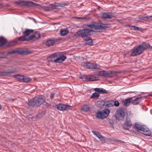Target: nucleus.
Listing matches in <instances>:
<instances>
[{
	"label": "nucleus",
	"instance_id": "f257e3e1",
	"mask_svg": "<svg viewBox=\"0 0 152 152\" xmlns=\"http://www.w3.org/2000/svg\"><path fill=\"white\" fill-rule=\"evenodd\" d=\"M82 28L83 29H81L78 31L76 33V36L81 37L84 40L89 36L92 35L95 31L92 29L94 28L96 30H102L108 28L107 24L99 23L94 22L91 24L83 25Z\"/></svg>",
	"mask_w": 152,
	"mask_h": 152
},
{
	"label": "nucleus",
	"instance_id": "f03ea898",
	"mask_svg": "<svg viewBox=\"0 0 152 152\" xmlns=\"http://www.w3.org/2000/svg\"><path fill=\"white\" fill-rule=\"evenodd\" d=\"M120 72L115 71H99L95 73L96 75L99 76H102L105 77H111L113 75H116Z\"/></svg>",
	"mask_w": 152,
	"mask_h": 152
},
{
	"label": "nucleus",
	"instance_id": "7ed1b4c3",
	"mask_svg": "<svg viewBox=\"0 0 152 152\" xmlns=\"http://www.w3.org/2000/svg\"><path fill=\"white\" fill-rule=\"evenodd\" d=\"M67 4L65 3H58L51 4L47 6H43L42 7V9L45 11H48L53 10L57 9L58 7H63L67 6Z\"/></svg>",
	"mask_w": 152,
	"mask_h": 152
},
{
	"label": "nucleus",
	"instance_id": "20e7f679",
	"mask_svg": "<svg viewBox=\"0 0 152 152\" xmlns=\"http://www.w3.org/2000/svg\"><path fill=\"white\" fill-rule=\"evenodd\" d=\"M138 130L142 131L141 133L144 135L150 136L151 134V132L148 129L143 126H141L137 124H135L134 127Z\"/></svg>",
	"mask_w": 152,
	"mask_h": 152
},
{
	"label": "nucleus",
	"instance_id": "39448f33",
	"mask_svg": "<svg viewBox=\"0 0 152 152\" xmlns=\"http://www.w3.org/2000/svg\"><path fill=\"white\" fill-rule=\"evenodd\" d=\"M43 102L44 99L41 96L35 97L33 100L29 101L28 105L33 107L41 105Z\"/></svg>",
	"mask_w": 152,
	"mask_h": 152
},
{
	"label": "nucleus",
	"instance_id": "423d86ee",
	"mask_svg": "<svg viewBox=\"0 0 152 152\" xmlns=\"http://www.w3.org/2000/svg\"><path fill=\"white\" fill-rule=\"evenodd\" d=\"M110 110L108 109H105L102 111H98L96 113V117L99 119H104L107 118L110 113Z\"/></svg>",
	"mask_w": 152,
	"mask_h": 152
},
{
	"label": "nucleus",
	"instance_id": "0eeeda50",
	"mask_svg": "<svg viewBox=\"0 0 152 152\" xmlns=\"http://www.w3.org/2000/svg\"><path fill=\"white\" fill-rule=\"evenodd\" d=\"M144 51L141 45H139L134 47L130 56H135L139 55L142 53Z\"/></svg>",
	"mask_w": 152,
	"mask_h": 152
},
{
	"label": "nucleus",
	"instance_id": "6e6552de",
	"mask_svg": "<svg viewBox=\"0 0 152 152\" xmlns=\"http://www.w3.org/2000/svg\"><path fill=\"white\" fill-rule=\"evenodd\" d=\"M18 53L21 55H26L30 53L29 51L28 50H25L20 48H18L17 49L11 51H9L6 53L7 55L10 54H15Z\"/></svg>",
	"mask_w": 152,
	"mask_h": 152
},
{
	"label": "nucleus",
	"instance_id": "1a4fd4ad",
	"mask_svg": "<svg viewBox=\"0 0 152 152\" xmlns=\"http://www.w3.org/2000/svg\"><path fill=\"white\" fill-rule=\"evenodd\" d=\"M125 116V112L122 109H118L116 112L115 115L116 119L122 120Z\"/></svg>",
	"mask_w": 152,
	"mask_h": 152
},
{
	"label": "nucleus",
	"instance_id": "9d476101",
	"mask_svg": "<svg viewBox=\"0 0 152 152\" xmlns=\"http://www.w3.org/2000/svg\"><path fill=\"white\" fill-rule=\"evenodd\" d=\"M80 78L86 82L92 81L96 80V77L92 75H84L81 76Z\"/></svg>",
	"mask_w": 152,
	"mask_h": 152
},
{
	"label": "nucleus",
	"instance_id": "9b49d317",
	"mask_svg": "<svg viewBox=\"0 0 152 152\" xmlns=\"http://www.w3.org/2000/svg\"><path fill=\"white\" fill-rule=\"evenodd\" d=\"M56 108L58 110L64 111L70 109L71 106L68 105H66L62 104H59L56 105Z\"/></svg>",
	"mask_w": 152,
	"mask_h": 152
},
{
	"label": "nucleus",
	"instance_id": "f8f14e48",
	"mask_svg": "<svg viewBox=\"0 0 152 152\" xmlns=\"http://www.w3.org/2000/svg\"><path fill=\"white\" fill-rule=\"evenodd\" d=\"M18 71L16 69L12 70H7L4 71H0V75H7L15 73Z\"/></svg>",
	"mask_w": 152,
	"mask_h": 152
},
{
	"label": "nucleus",
	"instance_id": "ddd939ff",
	"mask_svg": "<svg viewBox=\"0 0 152 152\" xmlns=\"http://www.w3.org/2000/svg\"><path fill=\"white\" fill-rule=\"evenodd\" d=\"M132 125L130 118L129 117H126L125 123L123 125V128L124 130H129Z\"/></svg>",
	"mask_w": 152,
	"mask_h": 152
},
{
	"label": "nucleus",
	"instance_id": "4468645a",
	"mask_svg": "<svg viewBox=\"0 0 152 152\" xmlns=\"http://www.w3.org/2000/svg\"><path fill=\"white\" fill-rule=\"evenodd\" d=\"M41 37V35L39 32L35 31L32 35L29 37L30 40H36L38 39Z\"/></svg>",
	"mask_w": 152,
	"mask_h": 152
},
{
	"label": "nucleus",
	"instance_id": "2eb2a0df",
	"mask_svg": "<svg viewBox=\"0 0 152 152\" xmlns=\"http://www.w3.org/2000/svg\"><path fill=\"white\" fill-rule=\"evenodd\" d=\"M66 58V56L63 55L59 56V54L57 58L54 60V62L57 63H61L64 61Z\"/></svg>",
	"mask_w": 152,
	"mask_h": 152
},
{
	"label": "nucleus",
	"instance_id": "dca6fc26",
	"mask_svg": "<svg viewBox=\"0 0 152 152\" xmlns=\"http://www.w3.org/2000/svg\"><path fill=\"white\" fill-rule=\"evenodd\" d=\"M95 105L97 107L101 108L106 107L105 102L103 100L97 101L95 103Z\"/></svg>",
	"mask_w": 152,
	"mask_h": 152
},
{
	"label": "nucleus",
	"instance_id": "f3484780",
	"mask_svg": "<svg viewBox=\"0 0 152 152\" xmlns=\"http://www.w3.org/2000/svg\"><path fill=\"white\" fill-rule=\"evenodd\" d=\"M140 45L144 51L146 50L152 48V46H151L150 44L145 42H143Z\"/></svg>",
	"mask_w": 152,
	"mask_h": 152
},
{
	"label": "nucleus",
	"instance_id": "a211bd4d",
	"mask_svg": "<svg viewBox=\"0 0 152 152\" xmlns=\"http://www.w3.org/2000/svg\"><path fill=\"white\" fill-rule=\"evenodd\" d=\"M100 16L101 18L104 19H111L113 17L112 15L105 12L102 13L100 14Z\"/></svg>",
	"mask_w": 152,
	"mask_h": 152
},
{
	"label": "nucleus",
	"instance_id": "6ab92c4d",
	"mask_svg": "<svg viewBox=\"0 0 152 152\" xmlns=\"http://www.w3.org/2000/svg\"><path fill=\"white\" fill-rule=\"evenodd\" d=\"M142 97H137L134 99H133L132 97L131 104L133 105H137L141 101Z\"/></svg>",
	"mask_w": 152,
	"mask_h": 152
},
{
	"label": "nucleus",
	"instance_id": "aec40b11",
	"mask_svg": "<svg viewBox=\"0 0 152 152\" xmlns=\"http://www.w3.org/2000/svg\"><path fill=\"white\" fill-rule=\"evenodd\" d=\"M81 65L83 66H97V65L96 63L91 62H83Z\"/></svg>",
	"mask_w": 152,
	"mask_h": 152
},
{
	"label": "nucleus",
	"instance_id": "412c9836",
	"mask_svg": "<svg viewBox=\"0 0 152 152\" xmlns=\"http://www.w3.org/2000/svg\"><path fill=\"white\" fill-rule=\"evenodd\" d=\"M7 39L3 37H0V47H1L3 46L6 45H7Z\"/></svg>",
	"mask_w": 152,
	"mask_h": 152
},
{
	"label": "nucleus",
	"instance_id": "4be33fe9",
	"mask_svg": "<svg viewBox=\"0 0 152 152\" xmlns=\"http://www.w3.org/2000/svg\"><path fill=\"white\" fill-rule=\"evenodd\" d=\"M59 54V53H55L50 55L48 58L49 61H54V60L56 59Z\"/></svg>",
	"mask_w": 152,
	"mask_h": 152
},
{
	"label": "nucleus",
	"instance_id": "5701e85b",
	"mask_svg": "<svg viewBox=\"0 0 152 152\" xmlns=\"http://www.w3.org/2000/svg\"><path fill=\"white\" fill-rule=\"evenodd\" d=\"M92 133L95 135H96L99 139L101 140H104L105 139L98 132L95 131H92Z\"/></svg>",
	"mask_w": 152,
	"mask_h": 152
},
{
	"label": "nucleus",
	"instance_id": "b1692460",
	"mask_svg": "<svg viewBox=\"0 0 152 152\" xmlns=\"http://www.w3.org/2000/svg\"><path fill=\"white\" fill-rule=\"evenodd\" d=\"M132 97L129 98L125 100H124L122 103L124 106L127 107L129 106L130 103H131Z\"/></svg>",
	"mask_w": 152,
	"mask_h": 152
},
{
	"label": "nucleus",
	"instance_id": "393cba45",
	"mask_svg": "<svg viewBox=\"0 0 152 152\" xmlns=\"http://www.w3.org/2000/svg\"><path fill=\"white\" fill-rule=\"evenodd\" d=\"M94 90L96 92L101 94H107L108 93L107 91L103 88H96L94 89Z\"/></svg>",
	"mask_w": 152,
	"mask_h": 152
},
{
	"label": "nucleus",
	"instance_id": "a878e982",
	"mask_svg": "<svg viewBox=\"0 0 152 152\" xmlns=\"http://www.w3.org/2000/svg\"><path fill=\"white\" fill-rule=\"evenodd\" d=\"M17 43L18 40H17V38H16L15 40H12L8 42H7V46H15L16 45Z\"/></svg>",
	"mask_w": 152,
	"mask_h": 152
},
{
	"label": "nucleus",
	"instance_id": "bb28decb",
	"mask_svg": "<svg viewBox=\"0 0 152 152\" xmlns=\"http://www.w3.org/2000/svg\"><path fill=\"white\" fill-rule=\"evenodd\" d=\"M38 5L39 4L32 1H26V6L28 7H35Z\"/></svg>",
	"mask_w": 152,
	"mask_h": 152
},
{
	"label": "nucleus",
	"instance_id": "cd10ccee",
	"mask_svg": "<svg viewBox=\"0 0 152 152\" xmlns=\"http://www.w3.org/2000/svg\"><path fill=\"white\" fill-rule=\"evenodd\" d=\"M33 32V30L31 29H26V30L23 32V34L25 35V36L29 37L30 34Z\"/></svg>",
	"mask_w": 152,
	"mask_h": 152
},
{
	"label": "nucleus",
	"instance_id": "c85d7f7f",
	"mask_svg": "<svg viewBox=\"0 0 152 152\" xmlns=\"http://www.w3.org/2000/svg\"><path fill=\"white\" fill-rule=\"evenodd\" d=\"M86 41L85 45H92L93 44V41L92 39L91 38L89 37H86L85 40Z\"/></svg>",
	"mask_w": 152,
	"mask_h": 152
},
{
	"label": "nucleus",
	"instance_id": "c756f323",
	"mask_svg": "<svg viewBox=\"0 0 152 152\" xmlns=\"http://www.w3.org/2000/svg\"><path fill=\"white\" fill-rule=\"evenodd\" d=\"M17 38V40L18 41H29V37H26V36H21L19 37H18Z\"/></svg>",
	"mask_w": 152,
	"mask_h": 152
},
{
	"label": "nucleus",
	"instance_id": "7c9ffc66",
	"mask_svg": "<svg viewBox=\"0 0 152 152\" xmlns=\"http://www.w3.org/2000/svg\"><path fill=\"white\" fill-rule=\"evenodd\" d=\"M105 102L106 107H109L113 105L114 101H106Z\"/></svg>",
	"mask_w": 152,
	"mask_h": 152
},
{
	"label": "nucleus",
	"instance_id": "2f4dec72",
	"mask_svg": "<svg viewBox=\"0 0 152 152\" xmlns=\"http://www.w3.org/2000/svg\"><path fill=\"white\" fill-rule=\"evenodd\" d=\"M55 43V41L54 40H49L47 41L45 44L47 46H49L53 45Z\"/></svg>",
	"mask_w": 152,
	"mask_h": 152
},
{
	"label": "nucleus",
	"instance_id": "473e14b6",
	"mask_svg": "<svg viewBox=\"0 0 152 152\" xmlns=\"http://www.w3.org/2000/svg\"><path fill=\"white\" fill-rule=\"evenodd\" d=\"M31 80V77L24 75L22 82L26 83H28L30 82Z\"/></svg>",
	"mask_w": 152,
	"mask_h": 152
},
{
	"label": "nucleus",
	"instance_id": "72a5a7b5",
	"mask_svg": "<svg viewBox=\"0 0 152 152\" xmlns=\"http://www.w3.org/2000/svg\"><path fill=\"white\" fill-rule=\"evenodd\" d=\"M24 75H15L14 76V77L18 80L22 82L23 78Z\"/></svg>",
	"mask_w": 152,
	"mask_h": 152
},
{
	"label": "nucleus",
	"instance_id": "f704fd0d",
	"mask_svg": "<svg viewBox=\"0 0 152 152\" xmlns=\"http://www.w3.org/2000/svg\"><path fill=\"white\" fill-rule=\"evenodd\" d=\"M26 1L19 0L17 1V4H19L21 7L26 6Z\"/></svg>",
	"mask_w": 152,
	"mask_h": 152
},
{
	"label": "nucleus",
	"instance_id": "c9c22d12",
	"mask_svg": "<svg viewBox=\"0 0 152 152\" xmlns=\"http://www.w3.org/2000/svg\"><path fill=\"white\" fill-rule=\"evenodd\" d=\"M90 107L88 105L84 104L82 108V110L85 112H87L89 110Z\"/></svg>",
	"mask_w": 152,
	"mask_h": 152
},
{
	"label": "nucleus",
	"instance_id": "e433bc0d",
	"mask_svg": "<svg viewBox=\"0 0 152 152\" xmlns=\"http://www.w3.org/2000/svg\"><path fill=\"white\" fill-rule=\"evenodd\" d=\"M99 96L100 95L99 93L95 92L92 94V95L90 97V98L94 99H98Z\"/></svg>",
	"mask_w": 152,
	"mask_h": 152
},
{
	"label": "nucleus",
	"instance_id": "4c0bfd02",
	"mask_svg": "<svg viewBox=\"0 0 152 152\" xmlns=\"http://www.w3.org/2000/svg\"><path fill=\"white\" fill-rule=\"evenodd\" d=\"M69 32V31L67 29H62L61 31V35L62 36H64L66 35Z\"/></svg>",
	"mask_w": 152,
	"mask_h": 152
},
{
	"label": "nucleus",
	"instance_id": "58836bf2",
	"mask_svg": "<svg viewBox=\"0 0 152 152\" xmlns=\"http://www.w3.org/2000/svg\"><path fill=\"white\" fill-rule=\"evenodd\" d=\"M128 26L131 29L135 31H140L141 29V28H139L136 26L130 25H129Z\"/></svg>",
	"mask_w": 152,
	"mask_h": 152
},
{
	"label": "nucleus",
	"instance_id": "ea45409f",
	"mask_svg": "<svg viewBox=\"0 0 152 152\" xmlns=\"http://www.w3.org/2000/svg\"><path fill=\"white\" fill-rule=\"evenodd\" d=\"M6 54L7 55L6 52L0 53V58H6Z\"/></svg>",
	"mask_w": 152,
	"mask_h": 152
},
{
	"label": "nucleus",
	"instance_id": "a19ab883",
	"mask_svg": "<svg viewBox=\"0 0 152 152\" xmlns=\"http://www.w3.org/2000/svg\"><path fill=\"white\" fill-rule=\"evenodd\" d=\"M119 105V103L118 101H114L113 105L116 107H118Z\"/></svg>",
	"mask_w": 152,
	"mask_h": 152
},
{
	"label": "nucleus",
	"instance_id": "79ce46f5",
	"mask_svg": "<svg viewBox=\"0 0 152 152\" xmlns=\"http://www.w3.org/2000/svg\"><path fill=\"white\" fill-rule=\"evenodd\" d=\"M87 69H99L98 67H86Z\"/></svg>",
	"mask_w": 152,
	"mask_h": 152
},
{
	"label": "nucleus",
	"instance_id": "37998d69",
	"mask_svg": "<svg viewBox=\"0 0 152 152\" xmlns=\"http://www.w3.org/2000/svg\"><path fill=\"white\" fill-rule=\"evenodd\" d=\"M55 95V94L54 93H52L50 94V97L51 99H52L53 98Z\"/></svg>",
	"mask_w": 152,
	"mask_h": 152
},
{
	"label": "nucleus",
	"instance_id": "c03bdc74",
	"mask_svg": "<svg viewBox=\"0 0 152 152\" xmlns=\"http://www.w3.org/2000/svg\"><path fill=\"white\" fill-rule=\"evenodd\" d=\"M43 103V104L45 106H46L47 107H48L50 106L49 104L46 102H44V101Z\"/></svg>",
	"mask_w": 152,
	"mask_h": 152
},
{
	"label": "nucleus",
	"instance_id": "a18cd8bd",
	"mask_svg": "<svg viewBox=\"0 0 152 152\" xmlns=\"http://www.w3.org/2000/svg\"><path fill=\"white\" fill-rule=\"evenodd\" d=\"M145 18H147L148 19L152 20V15L147 16L145 17Z\"/></svg>",
	"mask_w": 152,
	"mask_h": 152
},
{
	"label": "nucleus",
	"instance_id": "49530a36",
	"mask_svg": "<svg viewBox=\"0 0 152 152\" xmlns=\"http://www.w3.org/2000/svg\"><path fill=\"white\" fill-rule=\"evenodd\" d=\"M109 122L110 124H114V122L112 119L110 120Z\"/></svg>",
	"mask_w": 152,
	"mask_h": 152
},
{
	"label": "nucleus",
	"instance_id": "de8ad7c7",
	"mask_svg": "<svg viewBox=\"0 0 152 152\" xmlns=\"http://www.w3.org/2000/svg\"><path fill=\"white\" fill-rule=\"evenodd\" d=\"M75 18H77V19H83V18H82V17H75Z\"/></svg>",
	"mask_w": 152,
	"mask_h": 152
},
{
	"label": "nucleus",
	"instance_id": "09e8293b",
	"mask_svg": "<svg viewBox=\"0 0 152 152\" xmlns=\"http://www.w3.org/2000/svg\"><path fill=\"white\" fill-rule=\"evenodd\" d=\"M2 109V106L0 104V110Z\"/></svg>",
	"mask_w": 152,
	"mask_h": 152
},
{
	"label": "nucleus",
	"instance_id": "8fccbe9b",
	"mask_svg": "<svg viewBox=\"0 0 152 152\" xmlns=\"http://www.w3.org/2000/svg\"><path fill=\"white\" fill-rule=\"evenodd\" d=\"M149 96H152V94H150V95H149Z\"/></svg>",
	"mask_w": 152,
	"mask_h": 152
}]
</instances>
